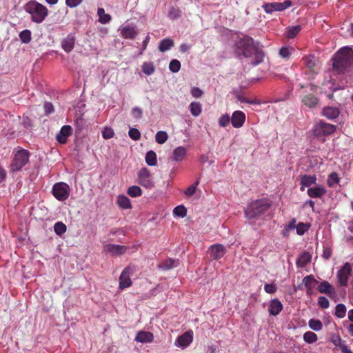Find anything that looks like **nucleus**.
<instances>
[{
  "instance_id": "f257e3e1",
  "label": "nucleus",
  "mask_w": 353,
  "mask_h": 353,
  "mask_svg": "<svg viewBox=\"0 0 353 353\" xmlns=\"http://www.w3.org/2000/svg\"><path fill=\"white\" fill-rule=\"evenodd\" d=\"M332 68L338 73H343L353 64V50L350 47H343L334 55Z\"/></svg>"
},
{
  "instance_id": "f03ea898",
  "label": "nucleus",
  "mask_w": 353,
  "mask_h": 353,
  "mask_svg": "<svg viewBox=\"0 0 353 353\" xmlns=\"http://www.w3.org/2000/svg\"><path fill=\"white\" fill-rule=\"evenodd\" d=\"M270 203L266 199L253 201L245 210V217L250 221L255 220L264 214L270 209Z\"/></svg>"
},
{
  "instance_id": "7ed1b4c3",
  "label": "nucleus",
  "mask_w": 353,
  "mask_h": 353,
  "mask_svg": "<svg viewBox=\"0 0 353 353\" xmlns=\"http://www.w3.org/2000/svg\"><path fill=\"white\" fill-rule=\"evenodd\" d=\"M25 10L31 15L32 21L40 23L48 14L47 8L36 1H30L25 6Z\"/></svg>"
},
{
  "instance_id": "20e7f679",
  "label": "nucleus",
  "mask_w": 353,
  "mask_h": 353,
  "mask_svg": "<svg viewBox=\"0 0 353 353\" xmlns=\"http://www.w3.org/2000/svg\"><path fill=\"white\" fill-rule=\"evenodd\" d=\"M258 45L259 43H255L252 37L248 36L239 39L236 43L237 52L245 57H251Z\"/></svg>"
},
{
  "instance_id": "39448f33",
  "label": "nucleus",
  "mask_w": 353,
  "mask_h": 353,
  "mask_svg": "<svg viewBox=\"0 0 353 353\" xmlns=\"http://www.w3.org/2000/svg\"><path fill=\"white\" fill-rule=\"evenodd\" d=\"M30 158V152L25 149H21L14 153L13 159L10 165V171L16 172L28 163Z\"/></svg>"
},
{
  "instance_id": "423d86ee",
  "label": "nucleus",
  "mask_w": 353,
  "mask_h": 353,
  "mask_svg": "<svg viewBox=\"0 0 353 353\" xmlns=\"http://www.w3.org/2000/svg\"><path fill=\"white\" fill-rule=\"evenodd\" d=\"M336 127L322 120L316 123L312 128L313 135L317 138H322L332 134Z\"/></svg>"
},
{
  "instance_id": "0eeeda50",
  "label": "nucleus",
  "mask_w": 353,
  "mask_h": 353,
  "mask_svg": "<svg viewBox=\"0 0 353 353\" xmlns=\"http://www.w3.org/2000/svg\"><path fill=\"white\" fill-rule=\"evenodd\" d=\"M52 193L57 200L63 201L69 197V185L63 182L56 183L52 187Z\"/></svg>"
},
{
  "instance_id": "6e6552de",
  "label": "nucleus",
  "mask_w": 353,
  "mask_h": 353,
  "mask_svg": "<svg viewBox=\"0 0 353 353\" xmlns=\"http://www.w3.org/2000/svg\"><path fill=\"white\" fill-rule=\"evenodd\" d=\"M303 65L309 70L310 72L312 74H316L319 72V60L314 55H306L301 59Z\"/></svg>"
},
{
  "instance_id": "1a4fd4ad",
  "label": "nucleus",
  "mask_w": 353,
  "mask_h": 353,
  "mask_svg": "<svg viewBox=\"0 0 353 353\" xmlns=\"http://www.w3.org/2000/svg\"><path fill=\"white\" fill-rule=\"evenodd\" d=\"M352 268L350 263H345L343 266L337 272L336 277L341 286L347 285L349 278L352 274Z\"/></svg>"
},
{
  "instance_id": "9d476101",
  "label": "nucleus",
  "mask_w": 353,
  "mask_h": 353,
  "mask_svg": "<svg viewBox=\"0 0 353 353\" xmlns=\"http://www.w3.org/2000/svg\"><path fill=\"white\" fill-rule=\"evenodd\" d=\"M139 183L142 186L146 188H151L154 187V182L152 180V176L150 170L143 168L140 170L138 173Z\"/></svg>"
},
{
  "instance_id": "9b49d317",
  "label": "nucleus",
  "mask_w": 353,
  "mask_h": 353,
  "mask_svg": "<svg viewBox=\"0 0 353 353\" xmlns=\"http://www.w3.org/2000/svg\"><path fill=\"white\" fill-rule=\"evenodd\" d=\"M292 6V1L290 0L285 1L282 3L273 2L265 3L263 8L267 13H272L274 11H283Z\"/></svg>"
},
{
  "instance_id": "f8f14e48",
  "label": "nucleus",
  "mask_w": 353,
  "mask_h": 353,
  "mask_svg": "<svg viewBox=\"0 0 353 353\" xmlns=\"http://www.w3.org/2000/svg\"><path fill=\"white\" fill-rule=\"evenodd\" d=\"M303 284L305 286L306 290V294L308 296L313 295L314 292V288L319 283V281L314 277L313 275H307L303 279Z\"/></svg>"
},
{
  "instance_id": "ddd939ff",
  "label": "nucleus",
  "mask_w": 353,
  "mask_h": 353,
  "mask_svg": "<svg viewBox=\"0 0 353 353\" xmlns=\"http://www.w3.org/2000/svg\"><path fill=\"white\" fill-rule=\"evenodd\" d=\"M226 252L225 248L222 244H214L208 250L212 260H219L222 258Z\"/></svg>"
},
{
  "instance_id": "4468645a",
  "label": "nucleus",
  "mask_w": 353,
  "mask_h": 353,
  "mask_svg": "<svg viewBox=\"0 0 353 353\" xmlns=\"http://www.w3.org/2000/svg\"><path fill=\"white\" fill-rule=\"evenodd\" d=\"M132 273V270L130 267L124 268L119 277V288L125 289L132 285V281L130 274Z\"/></svg>"
},
{
  "instance_id": "2eb2a0df",
  "label": "nucleus",
  "mask_w": 353,
  "mask_h": 353,
  "mask_svg": "<svg viewBox=\"0 0 353 353\" xmlns=\"http://www.w3.org/2000/svg\"><path fill=\"white\" fill-rule=\"evenodd\" d=\"M193 341V331L189 330L178 336L174 345L177 347H186Z\"/></svg>"
},
{
  "instance_id": "dca6fc26",
  "label": "nucleus",
  "mask_w": 353,
  "mask_h": 353,
  "mask_svg": "<svg viewBox=\"0 0 353 353\" xmlns=\"http://www.w3.org/2000/svg\"><path fill=\"white\" fill-rule=\"evenodd\" d=\"M245 114L243 112L240 110L234 111L230 118L232 126L235 128L242 127L245 121Z\"/></svg>"
},
{
  "instance_id": "f3484780",
  "label": "nucleus",
  "mask_w": 353,
  "mask_h": 353,
  "mask_svg": "<svg viewBox=\"0 0 353 353\" xmlns=\"http://www.w3.org/2000/svg\"><path fill=\"white\" fill-rule=\"evenodd\" d=\"M72 131L70 125H63L56 137L57 141L61 144L66 143L68 138L72 134Z\"/></svg>"
},
{
  "instance_id": "a211bd4d",
  "label": "nucleus",
  "mask_w": 353,
  "mask_h": 353,
  "mask_svg": "<svg viewBox=\"0 0 353 353\" xmlns=\"http://www.w3.org/2000/svg\"><path fill=\"white\" fill-rule=\"evenodd\" d=\"M320 293L325 294L330 298L336 295L335 288L327 281H322L317 287Z\"/></svg>"
},
{
  "instance_id": "6ab92c4d",
  "label": "nucleus",
  "mask_w": 353,
  "mask_h": 353,
  "mask_svg": "<svg viewBox=\"0 0 353 353\" xmlns=\"http://www.w3.org/2000/svg\"><path fill=\"white\" fill-rule=\"evenodd\" d=\"M300 190L304 191L305 188H309L313 184L316 183V177L315 175L303 174L300 176Z\"/></svg>"
},
{
  "instance_id": "aec40b11",
  "label": "nucleus",
  "mask_w": 353,
  "mask_h": 353,
  "mask_svg": "<svg viewBox=\"0 0 353 353\" xmlns=\"http://www.w3.org/2000/svg\"><path fill=\"white\" fill-rule=\"evenodd\" d=\"M301 101L305 106L314 108L318 105L319 99L312 94H307L302 97Z\"/></svg>"
},
{
  "instance_id": "412c9836",
  "label": "nucleus",
  "mask_w": 353,
  "mask_h": 353,
  "mask_svg": "<svg viewBox=\"0 0 353 353\" xmlns=\"http://www.w3.org/2000/svg\"><path fill=\"white\" fill-rule=\"evenodd\" d=\"M283 310V304L278 299H272L270 302L268 311L270 315L277 316Z\"/></svg>"
},
{
  "instance_id": "4be33fe9",
  "label": "nucleus",
  "mask_w": 353,
  "mask_h": 353,
  "mask_svg": "<svg viewBox=\"0 0 353 353\" xmlns=\"http://www.w3.org/2000/svg\"><path fill=\"white\" fill-rule=\"evenodd\" d=\"M339 113V110L336 107L327 106L322 110V115L330 120L337 118Z\"/></svg>"
},
{
  "instance_id": "5701e85b",
  "label": "nucleus",
  "mask_w": 353,
  "mask_h": 353,
  "mask_svg": "<svg viewBox=\"0 0 353 353\" xmlns=\"http://www.w3.org/2000/svg\"><path fill=\"white\" fill-rule=\"evenodd\" d=\"M105 250L112 255H120L126 252L127 247L116 244H108L105 246Z\"/></svg>"
},
{
  "instance_id": "b1692460",
  "label": "nucleus",
  "mask_w": 353,
  "mask_h": 353,
  "mask_svg": "<svg viewBox=\"0 0 353 353\" xmlns=\"http://www.w3.org/2000/svg\"><path fill=\"white\" fill-rule=\"evenodd\" d=\"M121 35L126 39H134L137 35V31L134 27L126 26L121 29Z\"/></svg>"
},
{
  "instance_id": "393cba45",
  "label": "nucleus",
  "mask_w": 353,
  "mask_h": 353,
  "mask_svg": "<svg viewBox=\"0 0 353 353\" xmlns=\"http://www.w3.org/2000/svg\"><path fill=\"white\" fill-rule=\"evenodd\" d=\"M154 339V335L150 332L139 331L137 334L135 341L139 343H150Z\"/></svg>"
},
{
  "instance_id": "a878e982",
  "label": "nucleus",
  "mask_w": 353,
  "mask_h": 353,
  "mask_svg": "<svg viewBox=\"0 0 353 353\" xmlns=\"http://www.w3.org/2000/svg\"><path fill=\"white\" fill-rule=\"evenodd\" d=\"M326 193V190L323 186L310 188L307 190V194L312 198H321Z\"/></svg>"
},
{
  "instance_id": "bb28decb",
  "label": "nucleus",
  "mask_w": 353,
  "mask_h": 353,
  "mask_svg": "<svg viewBox=\"0 0 353 353\" xmlns=\"http://www.w3.org/2000/svg\"><path fill=\"white\" fill-rule=\"evenodd\" d=\"M332 342L335 346L339 347L343 353H353L347 346L345 345V341L341 339L339 336H334L332 339Z\"/></svg>"
},
{
  "instance_id": "cd10ccee",
  "label": "nucleus",
  "mask_w": 353,
  "mask_h": 353,
  "mask_svg": "<svg viewBox=\"0 0 353 353\" xmlns=\"http://www.w3.org/2000/svg\"><path fill=\"white\" fill-rule=\"evenodd\" d=\"M187 154V150L183 146L176 148L173 151V160L174 161H181Z\"/></svg>"
},
{
  "instance_id": "c85d7f7f",
  "label": "nucleus",
  "mask_w": 353,
  "mask_h": 353,
  "mask_svg": "<svg viewBox=\"0 0 353 353\" xmlns=\"http://www.w3.org/2000/svg\"><path fill=\"white\" fill-rule=\"evenodd\" d=\"M311 254L307 252L302 253L296 259V266L298 268H303L311 261Z\"/></svg>"
},
{
  "instance_id": "c756f323",
  "label": "nucleus",
  "mask_w": 353,
  "mask_h": 353,
  "mask_svg": "<svg viewBox=\"0 0 353 353\" xmlns=\"http://www.w3.org/2000/svg\"><path fill=\"white\" fill-rule=\"evenodd\" d=\"M174 45V41L170 38H165L162 39L159 43V51L164 52L170 50Z\"/></svg>"
},
{
  "instance_id": "7c9ffc66",
  "label": "nucleus",
  "mask_w": 353,
  "mask_h": 353,
  "mask_svg": "<svg viewBox=\"0 0 353 353\" xmlns=\"http://www.w3.org/2000/svg\"><path fill=\"white\" fill-rule=\"evenodd\" d=\"M179 262L178 260L168 259L159 265V268L163 270H169L174 267L178 266Z\"/></svg>"
},
{
  "instance_id": "2f4dec72",
  "label": "nucleus",
  "mask_w": 353,
  "mask_h": 353,
  "mask_svg": "<svg viewBox=\"0 0 353 353\" xmlns=\"http://www.w3.org/2000/svg\"><path fill=\"white\" fill-rule=\"evenodd\" d=\"M252 55L254 56V61L251 62L253 65H257L263 61L265 54L263 50L259 48V45L256 46V50H254Z\"/></svg>"
},
{
  "instance_id": "473e14b6",
  "label": "nucleus",
  "mask_w": 353,
  "mask_h": 353,
  "mask_svg": "<svg viewBox=\"0 0 353 353\" xmlns=\"http://www.w3.org/2000/svg\"><path fill=\"white\" fill-rule=\"evenodd\" d=\"M62 48L66 52H70L72 50L74 46V39L70 36L65 38L61 43Z\"/></svg>"
},
{
  "instance_id": "72a5a7b5",
  "label": "nucleus",
  "mask_w": 353,
  "mask_h": 353,
  "mask_svg": "<svg viewBox=\"0 0 353 353\" xmlns=\"http://www.w3.org/2000/svg\"><path fill=\"white\" fill-rule=\"evenodd\" d=\"M301 30V26L299 25L295 26H290L286 30L285 37L288 39H293L299 34Z\"/></svg>"
},
{
  "instance_id": "f704fd0d",
  "label": "nucleus",
  "mask_w": 353,
  "mask_h": 353,
  "mask_svg": "<svg viewBox=\"0 0 353 353\" xmlns=\"http://www.w3.org/2000/svg\"><path fill=\"white\" fill-rule=\"evenodd\" d=\"M293 51H294V48H292L283 46L279 50V56L281 58L288 61L290 59Z\"/></svg>"
},
{
  "instance_id": "c9c22d12",
  "label": "nucleus",
  "mask_w": 353,
  "mask_h": 353,
  "mask_svg": "<svg viewBox=\"0 0 353 353\" xmlns=\"http://www.w3.org/2000/svg\"><path fill=\"white\" fill-rule=\"evenodd\" d=\"M97 14L99 16V21L102 24L108 23L112 19L111 16L105 14L104 9L102 8H98Z\"/></svg>"
},
{
  "instance_id": "e433bc0d",
  "label": "nucleus",
  "mask_w": 353,
  "mask_h": 353,
  "mask_svg": "<svg viewBox=\"0 0 353 353\" xmlns=\"http://www.w3.org/2000/svg\"><path fill=\"white\" fill-rule=\"evenodd\" d=\"M117 204L123 209L131 208L130 200L124 195H119L117 198Z\"/></svg>"
},
{
  "instance_id": "4c0bfd02",
  "label": "nucleus",
  "mask_w": 353,
  "mask_h": 353,
  "mask_svg": "<svg viewBox=\"0 0 353 353\" xmlns=\"http://www.w3.org/2000/svg\"><path fill=\"white\" fill-rule=\"evenodd\" d=\"M145 162L150 166H154L157 165V154L153 150H150L146 153Z\"/></svg>"
},
{
  "instance_id": "58836bf2",
  "label": "nucleus",
  "mask_w": 353,
  "mask_h": 353,
  "mask_svg": "<svg viewBox=\"0 0 353 353\" xmlns=\"http://www.w3.org/2000/svg\"><path fill=\"white\" fill-rule=\"evenodd\" d=\"M190 110L194 117H198L201 113V105L199 102H192L190 105Z\"/></svg>"
},
{
  "instance_id": "ea45409f",
  "label": "nucleus",
  "mask_w": 353,
  "mask_h": 353,
  "mask_svg": "<svg viewBox=\"0 0 353 353\" xmlns=\"http://www.w3.org/2000/svg\"><path fill=\"white\" fill-rule=\"evenodd\" d=\"M317 339V335L312 331H307L303 334V340L307 343H313L316 342Z\"/></svg>"
},
{
  "instance_id": "a19ab883",
  "label": "nucleus",
  "mask_w": 353,
  "mask_h": 353,
  "mask_svg": "<svg viewBox=\"0 0 353 353\" xmlns=\"http://www.w3.org/2000/svg\"><path fill=\"white\" fill-rule=\"evenodd\" d=\"M309 327L314 331H320L323 328V324L320 320L311 319L308 322Z\"/></svg>"
},
{
  "instance_id": "79ce46f5",
  "label": "nucleus",
  "mask_w": 353,
  "mask_h": 353,
  "mask_svg": "<svg viewBox=\"0 0 353 353\" xmlns=\"http://www.w3.org/2000/svg\"><path fill=\"white\" fill-rule=\"evenodd\" d=\"M310 228V224L309 223H303L300 222L296 225V233L299 235H303L308 231Z\"/></svg>"
},
{
  "instance_id": "37998d69",
  "label": "nucleus",
  "mask_w": 353,
  "mask_h": 353,
  "mask_svg": "<svg viewBox=\"0 0 353 353\" xmlns=\"http://www.w3.org/2000/svg\"><path fill=\"white\" fill-rule=\"evenodd\" d=\"M143 72L151 75L154 72V65L152 62H144L142 65Z\"/></svg>"
},
{
  "instance_id": "c03bdc74",
  "label": "nucleus",
  "mask_w": 353,
  "mask_h": 353,
  "mask_svg": "<svg viewBox=\"0 0 353 353\" xmlns=\"http://www.w3.org/2000/svg\"><path fill=\"white\" fill-rule=\"evenodd\" d=\"M340 181V178L339 177V175L336 172H332L329 176L327 179V185L329 187H332L335 184H338Z\"/></svg>"
},
{
  "instance_id": "a18cd8bd",
  "label": "nucleus",
  "mask_w": 353,
  "mask_h": 353,
  "mask_svg": "<svg viewBox=\"0 0 353 353\" xmlns=\"http://www.w3.org/2000/svg\"><path fill=\"white\" fill-rule=\"evenodd\" d=\"M346 314V307L344 304L339 303L335 307V315L340 319L345 317Z\"/></svg>"
},
{
  "instance_id": "49530a36",
  "label": "nucleus",
  "mask_w": 353,
  "mask_h": 353,
  "mask_svg": "<svg viewBox=\"0 0 353 353\" xmlns=\"http://www.w3.org/2000/svg\"><path fill=\"white\" fill-rule=\"evenodd\" d=\"M128 194L132 197H137L142 194L141 189L137 185L130 187L127 191Z\"/></svg>"
},
{
  "instance_id": "de8ad7c7",
  "label": "nucleus",
  "mask_w": 353,
  "mask_h": 353,
  "mask_svg": "<svg viewBox=\"0 0 353 353\" xmlns=\"http://www.w3.org/2000/svg\"><path fill=\"white\" fill-rule=\"evenodd\" d=\"M19 38L22 43H28L31 41V32L29 30H24L19 33Z\"/></svg>"
},
{
  "instance_id": "09e8293b",
  "label": "nucleus",
  "mask_w": 353,
  "mask_h": 353,
  "mask_svg": "<svg viewBox=\"0 0 353 353\" xmlns=\"http://www.w3.org/2000/svg\"><path fill=\"white\" fill-rule=\"evenodd\" d=\"M156 141L159 144H163L168 139V135L165 131H159L155 136Z\"/></svg>"
},
{
  "instance_id": "8fccbe9b",
  "label": "nucleus",
  "mask_w": 353,
  "mask_h": 353,
  "mask_svg": "<svg viewBox=\"0 0 353 353\" xmlns=\"http://www.w3.org/2000/svg\"><path fill=\"white\" fill-rule=\"evenodd\" d=\"M54 230L55 233L60 236L66 232L67 227L63 223L57 222L54 225Z\"/></svg>"
},
{
  "instance_id": "3c124183",
  "label": "nucleus",
  "mask_w": 353,
  "mask_h": 353,
  "mask_svg": "<svg viewBox=\"0 0 353 353\" xmlns=\"http://www.w3.org/2000/svg\"><path fill=\"white\" fill-rule=\"evenodd\" d=\"M173 213L175 216L183 218L186 216L187 210L183 205H178L174 208Z\"/></svg>"
},
{
  "instance_id": "603ef678",
  "label": "nucleus",
  "mask_w": 353,
  "mask_h": 353,
  "mask_svg": "<svg viewBox=\"0 0 353 353\" xmlns=\"http://www.w3.org/2000/svg\"><path fill=\"white\" fill-rule=\"evenodd\" d=\"M181 68V63L177 59H173L170 61L169 64V69L172 72H177L180 70Z\"/></svg>"
},
{
  "instance_id": "864d4df0",
  "label": "nucleus",
  "mask_w": 353,
  "mask_h": 353,
  "mask_svg": "<svg viewBox=\"0 0 353 353\" xmlns=\"http://www.w3.org/2000/svg\"><path fill=\"white\" fill-rule=\"evenodd\" d=\"M199 184V181L197 180L192 185H191L190 186H189L185 191H184V194L187 196H192L195 192H196V187L197 185Z\"/></svg>"
},
{
  "instance_id": "5fc2aeb1",
  "label": "nucleus",
  "mask_w": 353,
  "mask_h": 353,
  "mask_svg": "<svg viewBox=\"0 0 353 353\" xmlns=\"http://www.w3.org/2000/svg\"><path fill=\"white\" fill-rule=\"evenodd\" d=\"M180 15H181V11L179 9L175 8L174 7H172L170 9L169 12H168V17L171 19H176L180 17Z\"/></svg>"
},
{
  "instance_id": "6e6d98bb",
  "label": "nucleus",
  "mask_w": 353,
  "mask_h": 353,
  "mask_svg": "<svg viewBox=\"0 0 353 353\" xmlns=\"http://www.w3.org/2000/svg\"><path fill=\"white\" fill-rule=\"evenodd\" d=\"M230 121V117L228 114L222 115L219 120V124L221 127H226L229 125Z\"/></svg>"
},
{
  "instance_id": "4d7b16f0",
  "label": "nucleus",
  "mask_w": 353,
  "mask_h": 353,
  "mask_svg": "<svg viewBox=\"0 0 353 353\" xmlns=\"http://www.w3.org/2000/svg\"><path fill=\"white\" fill-rule=\"evenodd\" d=\"M128 134L130 137L134 141H137L141 138V133L136 128H130L129 130Z\"/></svg>"
},
{
  "instance_id": "13d9d810",
  "label": "nucleus",
  "mask_w": 353,
  "mask_h": 353,
  "mask_svg": "<svg viewBox=\"0 0 353 353\" xmlns=\"http://www.w3.org/2000/svg\"><path fill=\"white\" fill-rule=\"evenodd\" d=\"M318 304L320 307L323 309H327L330 306V302L328 299L325 296H320L318 299Z\"/></svg>"
},
{
  "instance_id": "bf43d9fd",
  "label": "nucleus",
  "mask_w": 353,
  "mask_h": 353,
  "mask_svg": "<svg viewBox=\"0 0 353 353\" xmlns=\"http://www.w3.org/2000/svg\"><path fill=\"white\" fill-rule=\"evenodd\" d=\"M114 132L110 128H105L102 131V136L105 139H109L114 137Z\"/></svg>"
},
{
  "instance_id": "052dcab7",
  "label": "nucleus",
  "mask_w": 353,
  "mask_h": 353,
  "mask_svg": "<svg viewBox=\"0 0 353 353\" xmlns=\"http://www.w3.org/2000/svg\"><path fill=\"white\" fill-rule=\"evenodd\" d=\"M236 98L241 103H246L248 104H259V102L257 101L256 100H254V101L248 100L241 94H238L236 96Z\"/></svg>"
},
{
  "instance_id": "680f3d73",
  "label": "nucleus",
  "mask_w": 353,
  "mask_h": 353,
  "mask_svg": "<svg viewBox=\"0 0 353 353\" xmlns=\"http://www.w3.org/2000/svg\"><path fill=\"white\" fill-rule=\"evenodd\" d=\"M264 290L268 294H274L276 291V287L274 284H265L264 286Z\"/></svg>"
},
{
  "instance_id": "e2e57ef3",
  "label": "nucleus",
  "mask_w": 353,
  "mask_h": 353,
  "mask_svg": "<svg viewBox=\"0 0 353 353\" xmlns=\"http://www.w3.org/2000/svg\"><path fill=\"white\" fill-rule=\"evenodd\" d=\"M132 114L135 119H140L142 117L143 111L142 109L138 107H135L132 110Z\"/></svg>"
},
{
  "instance_id": "0e129e2a",
  "label": "nucleus",
  "mask_w": 353,
  "mask_h": 353,
  "mask_svg": "<svg viewBox=\"0 0 353 353\" xmlns=\"http://www.w3.org/2000/svg\"><path fill=\"white\" fill-rule=\"evenodd\" d=\"M83 0H65L67 6L72 8L78 6L82 3Z\"/></svg>"
},
{
  "instance_id": "69168bd1",
  "label": "nucleus",
  "mask_w": 353,
  "mask_h": 353,
  "mask_svg": "<svg viewBox=\"0 0 353 353\" xmlns=\"http://www.w3.org/2000/svg\"><path fill=\"white\" fill-rule=\"evenodd\" d=\"M44 110L46 115H49L54 111L53 105L50 102H46L44 104Z\"/></svg>"
},
{
  "instance_id": "338daca9",
  "label": "nucleus",
  "mask_w": 353,
  "mask_h": 353,
  "mask_svg": "<svg viewBox=\"0 0 353 353\" xmlns=\"http://www.w3.org/2000/svg\"><path fill=\"white\" fill-rule=\"evenodd\" d=\"M191 94H192V95L194 97L199 98V97H201L202 96L203 91L200 88H197V87H194L191 90Z\"/></svg>"
},
{
  "instance_id": "774afa93",
  "label": "nucleus",
  "mask_w": 353,
  "mask_h": 353,
  "mask_svg": "<svg viewBox=\"0 0 353 353\" xmlns=\"http://www.w3.org/2000/svg\"><path fill=\"white\" fill-rule=\"evenodd\" d=\"M332 254V250L330 248H325L323 249L322 256L325 259H329L331 257Z\"/></svg>"
}]
</instances>
